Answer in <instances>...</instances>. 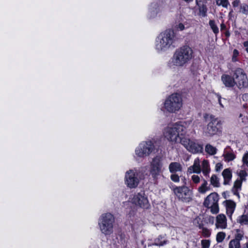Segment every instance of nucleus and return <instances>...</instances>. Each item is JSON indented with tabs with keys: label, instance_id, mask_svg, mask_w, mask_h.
<instances>
[{
	"label": "nucleus",
	"instance_id": "nucleus-46",
	"mask_svg": "<svg viewBox=\"0 0 248 248\" xmlns=\"http://www.w3.org/2000/svg\"><path fill=\"white\" fill-rule=\"evenodd\" d=\"M239 118L240 119L239 121H241L242 122L244 123L246 122L247 118L243 116L242 114L240 113L239 114Z\"/></svg>",
	"mask_w": 248,
	"mask_h": 248
},
{
	"label": "nucleus",
	"instance_id": "nucleus-9",
	"mask_svg": "<svg viewBox=\"0 0 248 248\" xmlns=\"http://www.w3.org/2000/svg\"><path fill=\"white\" fill-rule=\"evenodd\" d=\"M140 178L139 176V170L136 168L130 169L125 172L124 183L127 187L136 188L140 184Z\"/></svg>",
	"mask_w": 248,
	"mask_h": 248
},
{
	"label": "nucleus",
	"instance_id": "nucleus-41",
	"mask_svg": "<svg viewBox=\"0 0 248 248\" xmlns=\"http://www.w3.org/2000/svg\"><path fill=\"white\" fill-rule=\"evenodd\" d=\"M239 55V52L237 49H234L233 51V55L232 57V62H236L237 61L236 58Z\"/></svg>",
	"mask_w": 248,
	"mask_h": 248
},
{
	"label": "nucleus",
	"instance_id": "nucleus-48",
	"mask_svg": "<svg viewBox=\"0 0 248 248\" xmlns=\"http://www.w3.org/2000/svg\"><path fill=\"white\" fill-rule=\"evenodd\" d=\"M242 99H243V101H244L247 102V103H248V93L243 94L242 96Z\"/></svg>",
	"mask_w": 248,
	"mask_h": 248
},
{
	"label": "nucleus",
	"instance_id": "nucleus-44",
	"mask_svg": "<svg viewBox=\"0 0 248 248\" xmlns=\"http://www.w3.org/2000/svg\"><path fill=\"white\" fill-rule=\"evenodd\" d=\"M202 233L205 237H209L210 235L211 232L207 229L203 228L202 229Z\"/></svg>",
	"mask_w": 248,
	"mask_h": 248
},
{
	"label": "nucleus",
	"instance_id": "nucleus-22",
	"mask_svg": "<svg viewBox=\"0 0 248 248\" xmlns=\"http://www.w3.org/2000/svg\"><path fill=\"white\" fill-rule=\"evenodd\" d=\"M169 169L171 173L181 171L182 170V165L178 162H171L169 166Z\"/></svg>",
	"mask_w": 248,
	"mask_h": 248
},
{
	"label": "nucleus",
	"instance_id": "nucleus-3",
	"mask_svg": "<svg viewBox=\"0 0 248 248\" xmlns=\"http://www.w3.org/2000/svg\"><path fill=\"white\" fill-rule=\"evenodd\" d=\"M175 35L171 30H167L161 32L155 38V49L158 53H163L173 47Z\"/></svg>",
	"mask_w": 248,
	"mask_h": 248
},
{
	"label": "nucleus",
	"instance_id": "nucleus-43",
	"mask_svg": "<svg viewBox=\"0 0 248 248\" xmlns=\"http://www.w3.org/2000/svg\"><path fill=\"white\" fill-rule=\"evenodd\" d=\"M241 11L244 14H247L248 12V6L246 4H243L241 6Z\"/></svg>",
	"mask_w": 248,
	"mask_h": 248
},
{
	"label": "nucleus",
	"instance_id": "nucleus-20",
	"mask_svg": "<svg viewBox=\"0 0 248 248\" xmlns=\"http://www.w3.org/2000/svg\"><path fill=\"white\" fill-rule=\"evenodd\" d=\"M167 242V240L165 235H159L155 239L154 243L152 244H149V246L155 245L160 247L166 244Z\"/></svg>",
	"mask_w": 248,
	"mask_h": 248
},
{
	"label": "nucleus",
	"instance_id": "nucleus-6",
	"mask_svg": "<svg viewBox=\"0 0 248 248\" xmlns=\"http://www.w3.org/2000/svg\"><path fill=\"white\" fill-rule=\"evenodd\" d=\"M115 219L110 213L103 214L98 219V226L101 232L106 235H110L113 232Z\"/></svg>",
	"mask_w": 248,
	"mask_h": 248
},
{
	"label": "nucleus",
	"instance_id": "nucleus-32",
	"mask_svg": "<svg viewBox=\"0 0 248 248\" xmlns=\"http://www.w3.org/2000/svg\"><path fill=\"white\" fill-rule=\"evenodd\" d=\"M209 24L212 29L213 31L215 33L217 34L219 30L217 26V25L215 24V22L214 20H211L209 22Z\"/></svg>",
	"mask_w": 248,
	"mask_h": 248
},
{
	"label": "nucleus",
	"instance_id": "nucleus-10",
	"mask_svg": "<svg viewBox=\"0 0 248 248\" xmlns=\"http://www.w3.org/2000/svg\"><path fill=\"white\" fill-rule=\"evenodd\" d=\"M218 200L219 196L217 193H211L205 199L203 205L205 207L210 208L212 214H216L219 212Z\"/></svg>",
	"mask_w": 248,
	"mask_h": 248
},
{
	"label": "nucleus",
	"instance_id": "nucleus-45",
	"mask_svg": "<svg viewBox=\"0 0 248 248\" xmlns=\"http://www.w3.org/2000/svg\"><path fill=\"white\" fill-rule=\"evenodd\" d=\"M217 97H218V103L219 104V105L221 107L224 108V105L223 104L222 100L223 101H225V99L224 98L222 99L221 98V97L219 95H217Z\"/></svg>",
	"mask_w": 248,
	"mask_h": 248
},
{
	"label": "nucleus",
	"instance_id": "nucleus-49",
	"mask_svg": "<svg viewBox=\"0 0 248 248\" xmlns=\"http://www.w3.org/2000/svg\"><path fill=\"white\" fill-rule=\"evenodd\" d=\"M239 3V0H235L232 2V4L233 6L235 7L238 6Z\"/></svg>",
	"mask_w": 248,
	"mask_h": 248
},
{
	"label": "nucleus",
	"instance_id": "nucleus-2",
	"mask_svg": "<svg viewBox=\"0 0 248 248\" xmlns=\"http://www.w3.org/2000/svg\"><path fill=\"white\" fill-rule=\"evenodd\" d=\"M193 57V51L188 46L177 49L169 62L170 68L185 66Z\"/></svg>",
	"mask_w": 248,
	"mask_h": 248
},
{
	"label": "nucleus",
	"instance_id": "nucleus-24",
	"mask_svg": "<svg viewBox=\"0 0 248 248\" xmlns=\"http://www.w3.org/2000/svg\"><path fill=\"white\" fill-rule=\"evenodd\" d=\"M201 170L204 176L208 175L210 172L209 163L207 160H203L202 163Z\"/></svg>",
	"mask_w": 248,
	"mask_h": 248
},
{
	"label": "nucleus",
	"instance_id": "nucleus-50",
	"mask_svg": "<svg viewBox=\"0 0 248 248\" xmlns=\"http://www.w3.org/2000/svg\"><path fill=\"white\" fill-rule=\"evenodd\" d=\"M182 182H183V183L184 184L183 186H186L187 185V180H186V179L185 177H183L182 178Z\"/></svg>",
	"mask_w": 248,
	"mask_h": 248
},
{
	"label": "nucleus",
	"instance_id": "nucleus-36",
	"mask_svg": "<svg viewBox=\"0 0 248 248\" xmlns=\"http://www.w3.org/2000/svg\"><path fill=\"white\" fill-rule=\"evenodd\" d=\"M200 15L202 17L206 16L207 8L205 6H202L199 9Z\"/></svg>",
	"mask_w": 248,
	"mask_h": 248
},
{
	"label": "nucleus",
	"instance_id": "nucleus-35",
	"mask_svg": "<svg viewBox=\"0 0 248 248\" xmlns=\"http://www.w3.org/2000/svg\"><path fill=\"white\" fill-rule=\"evenodd\" d=\"M191 179L193 183L196 185L198 184L201 181L200 177L198 175L195 174L191 176Z\"/></svg>",
	"mask_w": 248,
	"mask_h": 248
},
{
	"label": "nucleus",
	"instance_id": "nucleus-27",
	"mask_svg": "<svg viewBox=\"0 0 248 248\" xmlns=\"http://www.w3.org/2000/svg\"><path fill=\"white\" fill-rule=\"evenodd\" d=\"M210 190V187L208 186L206 180L203 179L201 186L198 188V192L201 194H205L207 191Z\"/></svg>",
	"mask_w": 248,
	"mask_h": 248
},
{
	"label": "nucleus",
	"instance_id": "nucleus-19",
	"mask_svg": "<svg viewBox=\"0 0 248 248\" xmlns=\"http://www.w3.org/2000/svg\"><path fill=\"white\" fill-rule=\"evenodd\" d=\"M224 204L226 206L227 214L230 217H231L235 210L236 204L231 200H226L224 202Z\"/></svg>",
	"mask_w": 248,
	"mask_h": 248
},
{
	"label": "nucleus",
	"instance_id": "nucleus-18",
	"mask_svg": "<svg viewBox=\"0 0 248 248\" xmlns=\"http://www.w3.org/2000/svg\"><path fill=\"white\" fill-rule=\"evenodd\" d=\"M201 171L200 159L199 158H196L194 161L193 165L188 168L187 172L190 174L193 173L199 174Z\"/></svg>",
	"mask_w": 248,
	"mask_h": 248
},
{
	"label": "nucleus",
	"instance_id": "nucleus-16",
	"mask_svg": "<svg viewBox=\"0 0 248 248\" xmlns=\"http://www.w3.org/2000/svg\"><path fill=\"white\" fill-rule=\"evenodd\" d=\"M223 85L227 88H233L235 86V78L227 74H223L221 77Z\"/></svg>",
	"mask_w": 248,
	"mask_h": 248
},
{
	"label": "nucleus",
	"instance_id": "nucleus-28",
	"mask_svg": "<svg viewBox=\"0 0 248 248\" xmlns=\"http://www.w3.org/2000/svg\"><path fill=\"white\" fill-rule=\"evenodd\" d=\"M237 222L241 225L248 224V213L244 214L237 218Z\"/></svg>",
	"mask_w": 248,
	"mask_h": 248
},
{
	"label": "nucleus",
	"instance_id": "nucleus-42",
	"mask_svg": "<svg viewBox=\"0 0 248 248\" xmlns=\"http://www.w3.org/2000/svg\"><path fill=\"white\" fill-rule=\"evenodd\" d=\"M170 179L174 182H178L180 180L179 176L176 174H171L170 176Z\"/></svg>",
	"mask_w": 248,
	"mask_h": 248
},
{
	"label": "nucleus",
	"instance_id": "nucleus-1",
	"mask_svg": "<svg viewBox=\"0 0 248 248\" xmlns=\"http://www.w3.org/2000/svg\"><path fill=\"white\" fill-rule=\"evenodd\" d=\"M186 122H182L170 124L164 128L163 136L172 144L181 143L186 133Z\"/></svg>",
	"mask_w": 248,
	"mask_h": 248
},
{
	"label": "nucleus",
	"instance_id": "nucleus-25",
	"mask_svg": "<svg viewBox=\"0 0 248 248\" xmlns=\"http://www.w3.org/2000/svg\"><path fill=\"white\" fill-rule=\"evenodd\" d=\"M242 183V182L241 180H236L232 190L233 194L238 197H239V192L241 190Z\"/></svg>",
	"mask_w": 248,
	"mask_h": 248
},
{
	"label": "nucleus",
	"instance_id": "nucleus-37",
	"mask_svg": "<svg viewBox=\"0 0 248 248\" xmlns=\"http://www.w3.org/2000/svg\"><path fill=\"white\" fill-rule=\"evenodd\" d=\"M201 244L202 248H209L210 241L209 240H202Z\"/></svg>",
	"mask_w": 248,
	"mask_h": 248
},
{
	"label": "nucleus",
	"instance_id": "nucleus-15",
	"mask_svg": "<svg viewBox=\"0 0 248 248\" xmlns=\"http://www.w3.org/2000/svg\"><path fill=\"white\" fill-rule=\"evenodd\" d=\"M190 19H186L185 16L180 15L176 21L174 28L177 31H183L188 29L190 25Z\"/></svg>",
	"mask_w": 248,
	"mask_h": 248
},
{
	"label": "nucleus",
	"instance_id": "nucleus-11",
	"mask_svg": "<svg viewBox=\"0 0 248 248\" xmlns=\"http://www.w3.org/2000/svg\"><path fill=\"white\" fill-rule=\"evenodd\" d=\"M233 76L235 78V86L239 89H243L248 87V79L244 70L237 68L234 70Z\"/></svg>",
	"mask_w": 248,
	"mask_h": 248
},
{
	"label": "nucleus",
	"instance_id": "nucleus-34",
	"mask_svg": "<svg viewBox=\"0 0 248 248\" xmlns=\"http://www.w3.org/2000/svg\"><path fill=\"white\" fill-rule=\"evenodd\" d=\"M193 223L196 226H197L200 228H201L202 227V221L201 218L199 217H196L194 219Z\"/></svg>",
	"mask_w": 248,
	"mask_h": 248
},
{
	"label": "nucleus",
	"instance_id": "nucleus-38",
	"mask_svg": "<svg viewBox=\"0 0 248 248\" xmlns=\"http://www.w3.org/2000/svg\"><path fill=\"white\" fill-rule=\"evenodd\" d=\"M239 179L243 182L245 180L246 177L247 176V173L245 170H241L239 172Z\"/></svg>",
	"mask_w": 248,
	"mask_h": 248
},
{
	"label": "nucleus",
	"instance_id": "nucleus-51",
	"mask_svg": "<svg viewBox=\"0 0 248 248\" xmlns=\"http://www.w3.org/2000/svg\"><path fill=\"white\" fill-rule=\"evenodd\" d=\"M244 46L247 48L248 47V41H246L244 43Z\"/></svg>",
	"mask_w": 248,
	"mask_h": 248
},
{
	"label": "nucleus",
	"instance_id": "nucleus-12",
	"mask_svg": "<svg viewBox=\"0 0 248 248\" xmlns=\"http://www.w3.org/2000/svg\"><path fill=\"white\" fill-rule=\"evenodd\" d=\"M175 196L183 202H189L191 199L192 191L186 186H176L173 188Z\"/></svg>",
	"mask_w": 248,
	"mask_h": 248
},
{
	"label": "nucleus",
	"instance_id": "nucleus-30",
	"mask_svg": "<svg viewBox=\"0 0 248 248\" xmlns=\"http://www.w3.org/2000/svg\"><path fill=\"white\" fill-rule=\"evenodd\" d=\"M216 3L218 6H221L224 8H228L230 5L229 2L228 0H215Z\"/></svg>",
	"mask_w": 248,
	"mask_h": 248
},
{
	"label": "nucleus",
	"instance_id": "nucleus-52",
	"mask_svg": "<svg viewBox=\"0 0 248 248\" xmlns=\"http://www.w3.org/2000/svg\"><path fill=\"white\" fill-rule=\"evenodd\" d=\"M192 0H185V1H186V2H190V1H191ZM201 0H196L197 3H198L199 1H200Z\"/></svg>",
	"mask_w": 248,
	"mask_h": 248
},
{
	"label": "nucleus",
	"instance_id": "nucleus-33",
	"mask_svg": "<svg viewBox=\"0 0 248 248\" xmlns=\"http://www.w3.org/2000/svg\"><path fill=\"white\" fill-rule=\"evenodd\" d=\"M226 236V234L223 232H219L217 233L216 240L218 243L222 242Z\"/></svg>",
	"mask_w": 248,
	"mask_h": 248
},
{
	"label": "nucleus",
	"instance_id": "nucleus-21",
	"mask_svg": "<svg viewBox=\"0 0 248 248\" xmlns=\"http://www.w3.org/2000/svg\"><path fill=\"white\" fill-rule=\"evenodd\" d=\"M222 174L224 178V184H229L232 177V173L231 170L229 169H225L223 171Z\"/></svg>",
	"mask_w": 248,
	"mask_h": 248
},
{
	"label": "nucleus",
	"instance_id": "nucleus-14",
	"mask_svg": "<svg viewBox=\"0 0 248 248\" xmlns=\"http://www.w3.org/2000/svg\"><path fill=\"white\" fill-rule=\"evenodd\" d=\"M161 159L159 156H156L154 157L151 163L150 172L154 178H156L161 172L162 168Z\"/></svg>",
	"mask_w": 248,
	"mask_h": 248
},
{
	"label": "nucleus",
	"instance_id": "nucleus-53",
	"mask_svg": "<svg viewBox=\"0 0 248 248\" xmlns=\"http://www.w3.org/2000/svg\"><path fill=\"white\" fill-rule=\"evenodd\" d=\"M246 248H248V241L246 243Z\"/></svg>",
	"mask_w": 248,
	"mask_h": 248
},
{
	"label": "nucleus",
	"instance_id": "nucleus-7",
	"mask_svg": "<svg viewBox=\"0 0 248 248\" xmlns=\"http://www.w3.org/2000/svg\"><path fill=\"white\" fill-rule=\"evenodd\" d=\"M221 124L220 120L211 115L210 122L203 130V134L208 137L220 135L222 132Z\"/></svg>",
	"mask_w": 248,
	"mask_h": 248
},
{
	"label": "nucleus",
	"instance_id": "nucleus-5",
	"mask_svg": "<svg viewBox=\"0 0 248 248\" xmlns=\"http://www.w3.org/2000/svg\"><path fill=\"white\" fill-rule=\"evenodd\" d=\"M155 150L153 141L148 140L140 142L135 150V157L144 158L150 156Z\"/></svg>",
	"mask_w": 248,
	"mask_h": 248
},
{
	"label": "nucleus",
	"instance_id": "nucleus-40",
	"mask_svg": "<svg viewBox=\"0 0 248 248\" xmlns=\"http://www.w3.org/2000/svg\"><path fill=\"white\" fill-rule=\"evenodd\" d=\"M243 237V233L240 231H237V233L235 235V238L233 240H237L239 242Z\"/></svg>",
	"mask_w": 248,
	"mask_h": 248
},
{
	"label": "nucleus",
	"instance_id": "nucleus-13",
	"mask_svg": "<svg viewBox=\"0 0 248 248\" xmlns=\"http://www.w3.org/2000/svg\"><path fill=\"white\" fill-rule=\"evenodd\" d=\"M181 143L188 151L191 153L197 154L202 152V146L195 140H191L189 138H184Z\"/></svg>",
	"mask_w": 248,
	"mask_h": 248
},
{
	"label": "nucleus",
	"instance_id": "nucleus-31",
	"mask_svg": "<svg viewBox=\"0 0 248 248\" xmlns=\"http://www.w3.org/2000/svg\"><path fill=\"white\" fill-rule=\"evenodd\" d=\"M229 248H240V244L237 240H232L229 244Z\"/></svg>",
	"mask_w": 248,
	"mask_h": 248
},
{
	"label": "nucleus",
	"instance_id": "nucleus-26",
	"mask_svg": "<svg viewBox=\"0 0 248 248\" xmlns=\"http://www.w3.org/2000/svg\"><path fill=\"white\" fill-rule=\"evenodd\" d=\"M205 152L210 155H214L217 153V149L211 144L207 143L205 146Z\"/></svg>",
	"mask_w": 248,
	"mask_h": 248
},
{
	"label": "nucleus",
	"instance_id": "nucleus-54",
	"mask_svg": "<svg viewBox=\"0 0 248 248\" xmlns=\"http://www.w3.org/2000/svg\"><path fill=\"white\" fill-rule=\"evenodd\" d=\"M246 50L248 53V47L247 48H246Z\"/></svg>",
	"mask_w": 248,
	"mask_h": 248
},
{
	"label": "nucleus",
	"instance_id": "nucleus-29",
	"mask_svg": "<svg viewBox=\"0 0 248 248\" xmlns=\"http://www.w3.org/2000/svg\"><path fill=\"white\" fill-rule=\"evenodd\" d=\"M210 184L214 187H218L219 186V179L215 174H213L210 180Z\"/></svg>",
	"mask_w": 248,
	"mask_h": 248
},
{
	"label": "nucleus",
	"instance_id": "nucleus-23",
	"mask_svg": "<svg viewBox=\"0 0 248 248\" xmlns=\"http://www.w3.org/2000/svg\"><path fill=\"white\" fill-rule=\"evenodd\" d=\"M223 156L224 161L227 162L233 160L236 157L235 154L232 151H229L226 150H224Z\"/></svg>",
	"mask_w": 248,
	"mask_h": 248
},
{
	"label": "nucleus",
	"instance_id": "nucleus-8",
	"mask_svg": "<svg viewBox=\"0 0 248 248\" xmlns=\"http://www.w3.org/2000/svg\"><path fill=\"white\" fill-rule=\"evenodd\" d=\"M129 202L137 208L148 209L150 207L148 197L143 191L132 194L129 198Z\"/></svg>",
	"mask_w": 248,
	"mask_h": 248
},
{
	"label": "nucleus",
	"instance_id": "nucleus-47",
	"mask_svg": "<svg viewBox=\"0 0 248 248\" xmlns=\"http://www.w3.org/2000/svg\"><path fill=\"white\" fill-rule=\"evenodd\" d=\"M222 168V165L221 163H217L216 165V170L217 171L220 170Z\"/></svg>",
	"mask_w": 248,
	"mask_h": 248
},
{
	"label": "nucleus",
	"instance_id": "nucleus-39",
	"mask_svg": "<svg viewBox=\"0 0 248 248\" xmlns=\"http://www.w3.org/2000/svg\"><path fill=\"white\" fill-rule=\"evenodd\" d=\"M242 161L244 165H246L248 167V152L246 153L242 158Z\"/></svg>",
	"mask_w": 248,
	"mask_h": 248
},
{
	"label": "nucleus",
	"instance_id": "nucleus-4",
	"mask_svg": "<svg viewBox=\"0 0 248 248\" xmlns=\"http://www.w3.org/2000/svg\"><path fill=\"white\" fill-rule=\"evenodd\" d=\"M183 106V99L181 95L173 93L167 98L163 103L161 110L164 112L176 113Z\"/></svg>",
	"mask_w": 248,
	"mask_h": 248
},
{
	"label": "nucleus",
	"instance_id": "nucleus-17",
	"mask_svg": "<svg viewBox=\"0 0 248 248\" xmlns=\"http://www.w3.org/2000/svg\"><path fill=\"white\" fill-rule=\"evenodd\" d=\"M215 225L218 229H224L227 228V218L224 214H220L216 217Z\"/></svg>",
	"mask_w": 248,
	"mask_h": 248
}]
</instances>
